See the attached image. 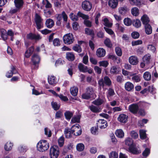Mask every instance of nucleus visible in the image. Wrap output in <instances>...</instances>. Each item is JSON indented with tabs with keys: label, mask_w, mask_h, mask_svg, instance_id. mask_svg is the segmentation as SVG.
<instances>
[{
	"label": "nucleus",
	"mask_w": 158,
	"mask_h": 158,
	"mask_svg": "<svg viewBox=\"0 0 158 158\" xmlns=\"http://www.w3.org/2000/svg\"><path fill=\"white\" fill-rule=\"evenodd\" d=\"M37 150L40 152H44L47 150L49 147V144L47 140L43 139L37 143Z\"/></svg>",
	"instance_id": "f257e3e1"
},
{
	"label": "nucleus",
	"mask_w": 158,
	"mask_h": 158,
	"mask_svg": "<svg viewBox=\"0 0 158 158\" xmlns=\"http://www.w3.org/2000/svg\"><path fill=\"white\" fill-rule=\"evenodd\" d=\"M59 154V150L58 146L53 145L49 149V156L50 158H57Z\"/></svg>",
	"instance_id": "f03ea898"
},
{
	"label": "nucleus",
	"mask_w": 158,
	"mask_h": 158,
	"mask_svg": "<svg viewBox=\"0 0 158 158\" xmlns=\"http://www.w3.org/2000/svg\"><path fill=\"white\" fill-rule=\"evenodd\" d=\"M98 83L100 86L103 87L105 85L110 86L111 84V81L108 76H106L104 77V79L102 78L99 79Z\"/></svg>",
	"instance_id": "7ed1b4c3"
},
{
	"label": "nucleus",
	"mask_w": 158,
	"mask_h": 158,
	"mask_svg": "<svg viewBox=\"0 0 158 158\" xmlns=\"http://www.w3.org/2000/svg\"><path fill=\"white\" fill-rule=\"evenodd\" d=\"M64 43L67 44H70L73 43L74 38L73 35L71 33L65 35L63 37Z\"/></svg>",
	"instance_id": "20e7f679"
},
{
	"label": "nucleus",
	"mask_w": 158,
	"mask_h": 158,
	"mask_svg": "<svg viewBox=\"0 0 158 158\" xmlns=\"http://www.w3.org/2000/svg\"><path fill=\"white\" fill-rule=\"evenodd\" d=\"M77 15L79 17L85 19L84 21V23L86 26L89 27H91V22L88 20L89 18V17L88 15H85L80 11L78 12Z\"/></svg>",
	"instance_id": "39448f33"
},
{
	"label": "nucleus",
	"mask_w": 158,
	"mask_h": 158,
	"mask_svg": "<svg viewBox=\"0 0 158 158\" xmlns=\"http://www.w3.org/2000/svg\"><path fill=\"white\" fill-rule=\"evenodd\" d=\"M35 21L36 24L37 29L39 30L43 27V19L38 14L36 13L35 18Z\"/></svg>",
	"instance_id": "423d86ee"
},
{
	"label": "nucleus",
	"mask_w": 158,
	"mask_h": 158,
	"mask_svg": "<svg viewBox=\"0 0 158 158\" xmlns=\"http://www.w3.org/2000/svg\"><path fill=\"white\" fill-rule=\"evenodd\" d=\"M73 133L76 136L80 135L82 132L81 129L79 124H76L73 125L71 128Z\"/></svg>",
	"instance_id": "0eeeda50"
},
{
	"label": "nucleus",
	"mask_w": 158,
	"mask_h": 158,
	"mask_svg": "<svg viewBox=\"0 0 158 158\" xmlns=\"http://www.w3.org/2000/svg\"><path fill=\"white\" fill-rule=\"evenodd\" d=\"M82 8L85 10L89 11H90L92 8V4L89 1H85L82 2Z\"/></svg>",
	"instance_id": "6e6552de"
},
{
	"label": "nucleus",
	"mask_w": 158,
	"mask_h": 158,
	"mask_svg": "<svg viewBox=\"0 0 158 158\" xmlns=\"http://www.w3.org/2000/svg\"><path fill=\"white\" fill-rule=\"evenodd\" d=\"M78 68L80 71L83 72H88L89 73L91 74L93 72L91 69H89L87 66H85L82 64H79L78 65Z\"/></svg>",
	"instance_id": "1a4fd4ad"
},
{
	"label": "nucleus",
	"mask_w": 158,
	"mask_h": 158,
	"mask_svg": "<svg viewBox=\"0 0 158 158\" xmlns=\"http://www.w3.org/2000/svg\"><path fill=\"white\" fill-rule=\"evenodd\" d=\"M139 107L137 104H133L129 106L128 109L129 111L132 113L135 114L138 111Z\"/></svg>",
	"instance_id": "9d476101"
},
{
	"label": "nucleus",
	"mask_w": 158,
	"mask_h": 158,
	"mask_svg": "<svg viewBox=\"0 0 158 158\" xmlns=\"http://www.w3.org/2000/svg\"><path fill=\"white\" fill-rule=\"evenodd\" d=\"M98 125L101 129H104L108 126L107 122L104 119H101L98 121Z\"/></svg>",
	"instance_id": "9b49d317"
},
{
	"label": "nucleus",
	"mask_w": 158,
	"mask_h": 158,
	"mask_svg": "<svg viewBox=\"0 0 158 158\" xmlns=\"http://www.w3.org/2000/svg\"><path fill=\"white\" fill-rule=\"evenodd\" d=\"M27 38L28 39L36 40H39L41 39V37L39 35L33 34L32 33L28 34L27 35Z\"/></svg>",
	"instance_id": "f8f14e48"
},
{
	"label": "nucleus",
	"mask_w": 158,
	"mask_h": 158,
	"mask_svg": "<svg viewBox=\"0 0 158 158\" xmlns=\"http://www.w3.org/2000/svg\"><path fill=\"white\" fill-rule=\"evenodd\" d=\"M11 69L10 72H8L6 74V76L8 78L11 77L14 74H15L17 73L15 67L11 65Z\"/></svg>",
	"instance_id": "ddd939ff"
},
{
	"label": "nucleus",
	"mask_w": 158,
	"mask_h": 158,
	"mask_svg": "<svg viewBox=\"0 0 158 158\" xmlns=\"http://www.w3.org/2000/svg\"><path fill=\"white\" fill-rule=\"evenodd\" d=\"M129 62L131 64L135 65L138 63V59L136 56H132L129 57Z\"/></svg>",
	"instance_id": "4468645a"
},
{
	"label": "nucleus",
	"mask_w": 158,
	"mask_h": 158,
	"mask_svg": "<svg viewBox=\"0 0 158 158\" xmlns=\"http://www.w3.org/2000/svg\"><path fill=\"white\" fill-rule=\"evenodd\" d=\"M128 116L124 114H120L118 118V119L120 122L125 123L127 120Z\"/></svg>",
	"instance_id": "2eb2a0df"
},
{
	"label": "nucleus",
	"mask_w": 158,
	"mask_h": 158,
	"mask_svg": "<svg viewBox=\"0 0 158 158\" xmlns=\"http://www.w3.org/2000/svg\"><path fill=\"white\" fill-rule=\"evenodd\" d=\"M118 3V0H109L108 4L111 8L114 9L117 6Z\"/></svg>",
	"instance_id": "dca6fc26"
},
{
	"label": "nucleus",
	"mask_w": 158,
	"mask_h": 158,
	"mask_svg": "<svg viewBox=\"0 0 158 158\" xmlns=\"http://www.w3.org/2000/svg\"><path fill=\"white\" fill-rule=\"evenodd\" d=\"M96 54L98 57H103L106 54V51L103 48H99L96 51Z\"/></svg>",
	"instance_id": "f3484780"
},
{
	"label": "nucleus",
	"mask_w": 158,
	"mask_h": 158,
	"mask_svg": "<svg viewBox=\"0 0 158 158\" xmlns=\"http://www.w3.org/2000/svg\"><path fill=\"white\" fill-rule=\"evenodd\" d=\"M48 79V82L50 85H53L57 83V79L56 77L53 76H49Z\"/></svg>",
	"instance_id": "a211bd4d"
},
{
	"label": "nucleus",
	"mask_w": 158,
	"mask_h": 158,
	"mask_svg": "<svg viewBox=\"0 0 158 158\" xmlns=\"http://www.w3.org/2000/svg\"><path fill=\"white\" fill-rule=\"evenodd\" d=\"M129 150L131 152L135 154H138L141 152L135 147L134 144L129 147Z\"/></svg>",
	"instance_id": "6ab92c4d"
},
{
	"label": "nucleus",
	"mask_w": 158,
	"mask_h": 158,
	"mask_svg": "<svg viewBox=\"0 0 158 158\" xmlns=\"http://www.w3.org/2000/svg\"><path fill=\"white\" fill-rule=\"evenodd\" d=\"M134 85L133 84L130 82H127L125 84V89L128 91H131L133 89Z\"/></svg>",
	"instance_id": "aec40b11"
},
{
	"label": "nucleus",
	"mask_w": 158,
	"mask_h": 158,
	"mask_svg": "<svg viewBox=\"0 0 158 158\" xmlns=\"http://www.w3.org/2000/svg\"><path fill=\"white\" fill-rule=\"evenodd\" d=\"M144 30L147 35H149L152 33V28L150 24H146L144 25Z\"/></svg>",
	"instance_id": "412c9836"
},
{
	"label": "nucleus",
	"mask_w": 158,
	"mask_h": 158,
	"mask_svg": "<svg viewBox=\"0 0 158 158\" xmlns=\"http://www.w3.org/2000/svg\"><path fill=\"white\" fill-rule=\"evenodd\" d=\"M64 134L65 137L67 138H69L71 137L72 134H73V131L71 129L67 128L65 129Z\"/></svg>",
	"instance_id": "4be33fe9"
},
{
	"label": "nucleus",
	"mask_w": 158,
	"mask_h": 158,
	"mask_svg": "<svg viewBox=\"0 0 158 158\" xmlns=\"http://www.w3.org/2000/svg\"><path fill=\"white\" fill-rule=\"evenodd\" d=\"M34 46H32L30 47L25 52V56L27 58L29 57L34 52Z\"/></svg>",
	"instance_id": "5701e85b"
},
{
	"label": "nucleus",
	"mask_w": 158,
	"mask_h": 158,
	"mask_svg": "<svg viewBox=\"0 0 158 158\" xmlns=\"http://www.w3.org/2000/svg\"><path fill=\"white\" fill-rule=\"evenodd\" d=\"M141 20L144 25L149 24L148 23L150 20L148 17L146 15H144L142 16L141 18Z\"/></svg>",
	"instance_id": "b1692460"
},
{
	"label": "nucleus",
	"mask_w": 158,
	"mask_h": 158,
	"mask_svg": "<svg viewBox=\"0 0 158 158\" xmlns=\"http://www.w3.org/2000/svg\"><path fill=\"white\" fill-rule=\"evenodd\" d=\"M128 10V9L126 6L120 7L118 8L119 13L122 15H124L126 14Z\"/></svg>",
	"instance_id": "393cba45"
},
{
	"label": "nucleus",
	"mask_w": 158,
	"mask_h": 158,
	"mask_svg": "<svg viewBox=\"0 0 158 158\" xmlns=\"http://www.w3.org/2000/svg\"><path fill=\"white\" fill-rule=\"evenodd\" d=\"M31 61L34 64L39 63L40 61V58L37 54H34L32 56Z\"/></svg>",
	"instance_id": "a878e982"
},
{
	"label": "nucleus",
	"mask_w": 158,
	"mask_h": 158,
	"mask_svg": "<svg viewBox=\"0 0 158 158\" xmlns=\"http://www.w3.org/2000/svg\"><path fill=\"white\" fill-rule=\"evenodd\" d=\"M13 146V143L10 142H7L4 145V149L6 151H9L12 149Z\"/></svg>",
	"instance_id": "bb28decb"
},
{
	"label": "nucleus",
	"mask_w": 158,
	"mask_h": 158,
	"mask_svg": "<svg viewBox=\"0 0 158 158\" xmlns=\"http://www.w3.org/2000/svg\"><path fill=\"white\" fill-rule=\"evenodd\" d=\"M54 21L51 19H47L45 22V25L48 28H51L54 25Z\"/></svg>",
	"instance_id": "cd10ccee"
},
{
	"label": "nucleus",
	"mask_w": 158,
	"mask_h": 158,
	"mask_svg": "<svg viewBox=\"0 0 158 158\" xmlns=\"http://www.w3.org/2000/svg\"><path fill=\"white\" fill-rule=\"evenodd\" d=\"M135 74L133 73L130 75L131 76H132L131 77L132 80L136 82H138L140 81V76L139 75H135Z\"/></svg>",
	"instance_id": "c85d7f7f"
},
{
	"label": "nucleus",
	"mask_w": 158,
	"mask_h": 158,
	"mask_svg": "<svg viewBox=\"0 0 158 158\" xmlns=\"http://www.w3.org/2000/svg\"><path fill=\"white\" fill-rule=\"evenodd\" d=\"M116 135L119 138H123L124 136V133L121 129L117 130L115 132Z\"/></svg>",
	"instance_id": "c756f323"
},
{
	"label": "nucleus",
	"mask_w": 158,
	"mask_h": 158,
	"mask_svg": "<svg viewBox=\"0 0 158 158\" xmlns=\"http://www.w3.org/2000/svg\"><path fill=\"white\" fill-rule=\"evenodd\" d=\"M14 3L15 7L19 9L22 7L23 4V0H15Z\"/></svg>",
	"instance_id": "7c9ffc66"
},
{
	"label": "nucleus",
	"mask_w": 158,
	"mask_h": 158,
	"mask_svg": "<svg viewBox=\"0 0 158 158\" xmlns=\"http://www.w3.org/2000/svg\"><path fill=\"white\" fill-rule=\"evenodd\" d=\"M90 110L94 113H98L101 111L100 108L98 106H95L92 105L89 106Z\"/></svg>",
	"instance_id": "2f4dec72"
},
{
	"label": "nucleus",
	"mask_w": 158,
	"mask_h": 158,
	"mask_svg": "<svg viewBox=\"0 0 158 158\" xmlns=\"http://www.w3.org/2000/svg\"><path fill=\"white\" fill-rule=\"evenodd\" d=\"M73 145L71 143H69L67 146H65L64 148L63 151L64 153H67L69 152L72 149Z\"/></svg>",
	"instance_id": "473e14b6"
},
{
	"label": "nucleus",
	"mask_w": 158,
	"mask_h": 158,
	"mask_svg": "<svg viewBox=\"0 0 158 158\" xmlns=\"http://www.w3.org/2000/svg\"><path fill=\"white\" fill-rule=\"evenodd\" d=\"M78 90V88L76 86H73L70 89L71 93L73 96H76L77 95Z\"/></svg>",
	"instance_id": "72a5a7b5"
},
{
	"label": "nucleus",
	"mask_w": 158,
	"mask_h": 158,
	"mask_svg": "<svg viewBox=\"0 0 158 158\" xmlns=\"http://www.w3.org/2000/svg\"><path fill=\"white\" fill-rule=\"evenodd\" d=\"M105 101V99L104 98H103L102 99L99 98L94 101L92 103L95 105L99 106L101 105Z\"/></svg>",
	"instance_id": "f704fd0d"
},
{
	"label": "nucleus",
	"mask_w": 158,
	"mask_h": 158,
	"mask_svg": "<svg viewBox=\"0 0 158 158\" xmlns=\"http://www.w3.org/2000/svg\"><path fill=\"white\" fill-rule=\"evenodd\" d=\"M44 15L46 17H49L52 15L53 13V10H51L46 9L44 10Z\"/></svg>",
	"instance_id": "c9c22d12"
},
{
	"label": "nucleus",
	"mask_w": 158,
	"mask_h": 158,
	"mask_svg": "<svg viewBox=\"0 0 158 158\" xmlns=\"http://www.w3.org/2000/svg\"><path fill=\"white\" fill-rule=\"evenodd\" d=\"M1 36L4 40H6L7 39V35L6 31L4 29L1 30Z\"/></svg>",
	"instance_id": "e433bc0d"
},
{
	"label": "nucleus",
	"mask_w": 158,
	"mask_h": 158,
	"mask_svg": "<svg viewBox=\"0 0 158 158\" xmlns=\"http://www.w3.org/2000/svg\"><path fill=\"white\" fill-rule=\"evenodd\" d=\"M77 150L79 152L83 151L85 148V146L82 143H79L76 145Z\"/></svg>",
	"instance_id": "4c0bfd02"
},
{
	"label": "nucleus",
	"mask_w": 158,
	"mask_h": 158,
	"mask_svg": "<svg viewBox=\"0 0 158 158\" xmlns=\"http://www.w3.org/2000/svg\"><path fill=\"white\" fill-rule=\"evenodd\" d=\"M150 57L151 55L149 54L145 55L143 58V61L146 64H148L150 62Z\"/></svg>",
	"instance_id": "58836bf2"
},
{
	"label": "nucleus",
	"mask_w": 158,
	"mask_h": 158,
	"mask_svg": "<svg viewBox=\"0 0 158 158\" xmlns=\"http://www.w3.org/2000/svg\"><path fill=\"white\" fill-rule=\"evenodd\" d=\"M143 77L144 79L146 81H149L151 78V74L148 72H146L144 73Z\"/></svg>",
	"instance_id": "ea45409f"
},
{
	"label": "nucleus",
	"mask_w": 158,
	"mask_h": 158,
	"mask_svg": "<svg viewBox=\"0 0 158 158\" xmlns=\"http://www.w3.org/2000/svg\"><path fill=\"white\" fill-rule=\"evenodd\" d=\"M125 143L126 145L129 147L134 145L132 139L130 137H128L125 139Z\"/></svg>",
	"instance_id": "a19ab883"
},
{
	"label": "nucleus",
	"mask_w": 158,
	"mask_h": 158,
	"mask_svg": "<svg viewBox=\"0 0 158 158\" xmlns=\"http://www.w3.org/2000/svg\"><path fill=\"white\" fill-rule=\"evenodd\" d=\"M110 72L111 74H117L118 73V71L116 66H112L110 69Z\"/></svg>",
	"instance_id": "79ce46f5"
},
{
	"label": "nucleus",
	"mask_w": 158,
	"mask_h": 158,
	"mask_svg": "<svg viewBox=\"0 0 158 158\" xmlns=\"http://www.w3.org/2000/svg\"><path fill=\"white\" fill-rule=\"evenodd\" d=\"M133 25L136 28H139L141 26L140 21L139 19L134 20L133 22Z\"/></svg>",
	"instance_id": "37998d69"
},
{
	"label": "nucleus",
	"mask_w": 158,
	"mask_h": 158,
	"mask_svg": "<svg viewBox=\"0 0 158 158\" xmlns=\"http://www.w3.org/2000/svg\"><path fill=\"white\" fill-rule=\"evenodd\" d=\"M64 116L67 119L69 120L73 116V113L69 111H67L65 113Z\"/></svg>",
	"instance_id": "c03bdc74"
},
{
	"label": "nucleus",
	"mask_w": 158,
	"mask_h": 158,
	"mask_svg": "<svg viewBox=\"0 0 158 158\" xmlns=\"http://www.w3.org/2000/svg\"><path fill=\"white\" fill-rule=\"evenodd\" d=\"M131 12L132 15L135 16H137L139 14V10L138 8L136 7H134L132 8Z\"/></svg>",
	"instance_id": "a18cd8bd"
},
{
	"label": "nucleus",
	"mask_w": 158,
	"mask_h": 158,
	"mask_svg": "<svg viewBox=\"0 0 158 158\" xmlns=\"http://www.w3.org/2000/svg\"><path fill=\"white\" fill-rule=\"evenodd\" d=\"M104 44L108 48H111L112 46L111 42L109 38H107L104 41Z\"/></svg>",
	"instance_id": "49530a36"
},
{
	"label": "nucleus",
	"mask_w": 158,
	"mask_h": 158,
	"mask_svg": "<svg viewBox=\"0 0 158 158\" xmlns=\"http://www.w3.org/2000/svg\"><path fill=\"white\" fill-rule=\"evenodd\" d=\"M66 58L69 60L73 61L74 59V56L73 53L68 52L66 54Z\"/></svg>",
	"instance_id": "de8ad7c7"
},
{
	"label": "nucleus",
	"mask_w": 158,
	"mask_h": 158,
	"mask_svg": "<svg viewBox=\"0 0 158 158\" xmlns=\"http://www.w3.org/2000/svg\"><path fill=\"white\" fill-rule=\"evenodd\" d=\"M69 16L71 19L73 21H77L78 19V16L73 13L70 14Z\"/></svg>",
	"instance_id": "09e8293b"
},
{
	"label": "nucleus",
	"mask_w": 158,
	"mask_h": 158,
	"mask_svg": "<svg viewBox=\"0 0 158 158\" xmlns=\"http://www.w3.org/2000/svg\"><path fill=\"white\" fill-rule=\"evenodd\" d=\"M80 117L79 115L74 116L71 119V122L72 123H79L80 122Z\"/></svg>",
	"instance_id": "8fccbe9b"
},
{
	"label": "nucleus",
	"mask_w": 158,
	"mask_h": 158,
	"mask_svg": "<svg viewBox=\"0 0 158 158\" xmlns=\"http://www.w3.org/2000/svg\"><path fill=\"white\" fill-rule=\"evenodd\" d=\"M140 138L142 139H144L146 138V131L143 130L139 131Z\"/></svg>",
	"instance_id": "3c124183"
},
{
	"label": "nucleus",
	"mask_w": 158,
	"mask_h": 158,
	"mask_svg": "<svg viewBox=\"0 0 158 158\" xmlns=\"http://www.w3.org/2000/svg\"><path fill=\"white\" fill-rule=\"evenodd\" d=\"M64 137L61 136L58 139V143L59 146L60 147H62L63 146L64 144Z\"/></svg>",
	"instance_id": "603ef678"
},
{
	"label": "nucleus",
	"mask_w": 158,
	"mask_h": 158,
	"mask_svg": "<svg viewBox=\"0 0 158 158\" xmlns=\"http://www.w3.org/2000/svg\"><path fill=\"white\" fill-rule=\"evenodd\" d=\"M42 3L45 5V7L46 8H49L52 7V5L48 0H43Z\"/></svg>",
	"instance_id": "864d4df0"
},
{
	"label": "nucleus",
	"mask_w": 158,
	"mask_h": 158,
	"mask_svg": "<svg viewBox=\"0 0 158 158\" xmlns=\"http://www.w3.org/2000/svg\"><path fill=\"white\" fill-rule=\"evenodd\" d=\"M109 158H118V153L115 151L110 152L109 154Z\"/></svg>",
	"instance_id": "5fc2aeb1"
},
{
	"label": "nucleus",
	"mask_w": 158,
	"mask_h": 158,
	"mask_svg": "<svg viewBox=\"0 0 158 158\" xmlns=\"http://www.w3.org/2000/svg\"><path fill=\"white\" fill-rule=\"evenodd\" d=\"M103 24L105 26L108 27H111L112 26V24L109 22L107 18H105L103 19Z\"/></svg>",
	"instance_id": "6e6d98bb"
},
{
	"label": "nucleus",
	"mask_w": 158,
	"mask_h": 158,
	"mask_svg": "<svg viewBox=\"0 0 158 158\" xmlns=\"http://www.w3.org/2000/svg\"><path fill=\"white\" fill-rule=\"evenodd\" d=\"M115 94V93L113 89L109 88L108 91V94L107 95V97L108 98H109L111 96L114 95Z\"/></svg>",
	"instance_id": "4d7b16f0"
},
{
	"label": "nucleus",
	"mask_w": 158,
	"mask_h": 158,
	"mask_svg": "<svg viewBox=\"0 0 158 158\" xmlns=\"http://www.w3.org/2000/svg\"><path fill=\"white\" fill-rule=\"evenodd\" d=\"M99 64L100 66H103L104 67H106L109 64L108 62L106 60L100 61L99 62Z\"/></svg>",
	"instance_id": "13d9d810"
},
{
	"label": "nucleus",
	"mask_w": 158,
	"mask_h": 158,
	"mask_svg": "<svg viewBox=\"0 0 158 158\" xmlns=\"http://www.w3.org/2000/svg\"><path fill=\"white\" fill-rule=\"evenodd\" d=\"M51 105L54 110H56L60 108V105L57 104V103L56 102H52Z\"/></svg>",
	"instance_id": "bf43d9fd"
},
{
	"label": "nucleus",
	"mask_w": 158,
	"mask_h": 158,
	"mask_svg": "<svg viewBox=\"0 0 158 158\" xmlns=\"http://www.w3.org/2000/svg\"><path fill=\"white\" fill-rule=\"evenodd\" d=\"M85 32L86 34L88 35H94V34L93 31L88 28H86L85 29Z\"/></svg>",
	"instance_id": "052dcab7"
},
{
	"label": "nucleus",
	"mask_w": 158,
	"mask_h": 158,
	"mask_svg": "<svg viewBox=\"0 0 158 158\" xmlns=\"http://www.w3.org/2000/svg\"><path fill=\"white\" fill-rule=\"evenodd\" d=\"M53 44L55 46H58L60 45V41L59 39L56 38L53 41Z\"/></svg>",
	"instance_id": "680f3d73"
},
{
	"label": "nucleus",
	"mask_w": 158,
	"mask_h": 158,
	"mask_svg": "<svg viewBox=\"0 0 158 158\" xmlns=\"http://www.w3.org/2000/svg\"><path fill=\"white\" fill-rule=\"evenodd\" d=\"M131 19L129 18H126L124 20V23L127 26H129L131 25Z\"/></svg>",
	"instance_id": "e2e57ef3"
},
{
	"label": "nucleus",
	"mask_w": 158,
	"mask_h": 158,
	"mask_svg": "<svg viewBox=\"0 0 158 158\" xmlns=\"http://www.w3.org/2000/svg\"><path fill=\"white\" fill-rule=\"evenodd\" d=\"M130 135L132 138L135 139H137L138 137V134L134 131H132L130 132Z\"/></svg>",
	"instance_id": "0e129e2a"
},
{
	"label": "nucleus",
	"mask_w": 158,
	"mask_h": 158,
	"mask_svg": "<svg viewBox=\"0 0 158 158\" xmlns=\"http://www.w3.org/2000/svg\"><path fill=\"white\" fill-rule=\"evenodd\" d=\"M45 134L48 137H50L52 135L51 131L48 129L47 128H45L44 129Z\"/></svg>",
	"instance_id": "69168bd1"
},
{
	"label": "nucleus",
	"mask_w": 158,
	"mask_h": 158,
	"mask_svg": "<svg viewBox=\"0 0 158 158\" xmlns=\"http://www.w3.org/2000/svg\"><path fill=\"white\" fill-rule=\"evenodd\" d=\"M131 44L132 46L138 45L142 44V41L141 40H138L132 41Z\"/></svg>",
	"instance_id": "338daca9"
},
{
	"label": "nucleus",
	"mask_w": 158,
	"mask_h": 158,
	"mask_svg": "<svg viewBox=\"0 0 158 158\" xmlns=\"http://www.w3.org/2000/svg\"><path fill=\"white\" fill-rule=\"evenodd\" d=\"M115 25L116 27L119 31L122 32H123L124 29L122 25L118 23H116Z\"/></svg>",
	"instance_id": "774afa93"
}]
</instances>
